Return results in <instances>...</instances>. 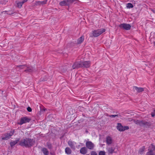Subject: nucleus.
Returning <instances> with one entry per match:
<instances>
[{
	"label": "nucleus",
	"instance_id": "nucleus-7",
	"mask_svg": "<svg viewBox=\"0 0 155 155\" xmlns=\"http://www.w3.org/2000/svg\"><path fill=\"white\" fill-rule=\"evenodd\" d=\"M117 129L120 131H123L129 129L128 126H123L121 124L118 123L117 126Z\"/></svg>",
	"mask_w": 155,
	"mask_h": 155
},
{
	"label": "nucleus",
	"instance_id": "nucleus-14",
	"mask_svg": "<svg viewBox=\"0 0 155 155\" xmlns=\"http://www.w3.org/2000/svg\"><path fill=\"white\" fill-rule=\"evenodd\" d=\"M68 145L72 148H74L76 145V143L71 141H68Z\"/></svg>",
	"mask_w": 155,
	"mask_h": 155
},
{
	"label": "nucleus",
	"instance_id": "nucleus-33",
	"mask_svg": "<svg viewBox=\"0 0 155 155\" xmlns=\"http://www.w3.org/2000/svg\"><path fill=\"white\" fill-rule=\"evenodd\" d=\"M152 11L153 12V13H155V12L153 10H152Z\"/></svg>",
	"mask_w": 155,
	"mask_h": 155
},
{
	"label": "nucleus",
	"instance_id": "nucleus-15",
	"mask_svg": "<svg viewBox=\"0 0 155 155\" xmlns=\"http://www.w3.org/2000/svg\"><path fill=\"white\" fill-rule=\"evenodd\" d=\"M135 124H139L141 126H143L145 125L146 123L143 122L142 121H139L138 120H137L135 121Z\"/></svg>",
	"mask_w": 155,
	"mask_h": 155
},
{
	"label": "nucleus",
	"instance_id": "nucleus-13",
	"mask_svg": "<svg viewBox=\"0 0 155 155\" xmlns=\"http://www.w3.org/2000/svg\"><path fill=\"white\" fill-rule=\"evenodd\" d=\"M133 90L134 91H136L138 92H140L143 91V88L142 87H138L136 86L133 87Z\"/></svg>",
	"mask_w": 155,
	"mask_h": 155
},
{
	"label": "nucleus",
	"instance_id": "nucleus-20",
	"mask_svg": "<svg viewBox=\"0 0 155 155\" xmlns=\"http://www.w3.org/2000/svg\"><path fill=\"white\" fill-rule=\"evenodd\" d=\"M107 149L109 153H112L114 152L115 148L112 147H110L108 148Z\"/></svg>",
	"mask_w": 155,
	"mask_h": 155
},
{
	"label": "nucleus",
	"instance_id": "nucleus-10",
	"mask_svg": "<svg viewBox=\"0 0 155 155\" xmlns=\"http://www.w3.org/2000/svg\"><path fill=\"white\" fill-rule=\"evenodd\" d=\"M81 64L82 65V67H84L86 68H88L90 66V62L89 61H85L83 62H82Z\"/></svg>",
	"mask_w": 155,
	"mask_h": 155
},
{
	"label": "nucleus",
	"instance_id": "nucleus-31",
	"mask_svg": "<svg viewBox=\"0 0 155 155\" xmlns=\"http://www.w3.org/2000/svg\"><path fill=\"white\" fill-rule=\"evenodd\" d=\"M117 115H110V117H117Z\"/></svg>",
	"mask_w": 155,
	"mask_h": 155
},
{
	"label": "nucleus",
	"instance_id": "nucleus-27",
	"mask_svg": "<svg viewBox=\"0 0 155 155\" xmlns=\"http://www.w3.org/2000/svg\"><path fill=\"white\" fill-rule=\"evenodd\" d=\"M99 155H105V152L103 151H101L99 153Z\"/></svg>",
	"mask_w": 155,
	"mask_h": 155
},
{
	"label": "nucleus",
	"instance_id": "nucleus-25",
	"mask_svg": "<svg viewBox=\"0 0 155 155\" xmlns=\"http://www.w3.org/2000/svg\"><path fill=\"white\" fill-rule=\"evenodd\" d=\"M133 7V5L131 3H128L127 4V8H130Z\"/></svg>",
	"mask_w": 155,
	"mask_h": 155
},
{
	"label": "nucleus",
	"instance_id": "nucleus-8",
	"mask_svg": "<svg viewBox=\"0 0 155 155\" xmlns=\"http://www.w3.org/2000/svg\"><path fill=\"white\" fill-rule=\"evenodd\" d=\"M86 147L90 150H93L94 147V143L90 141H87L86 143Z\"/></svg>",
	"mask_w": 155,
	"mask_h": 155
},
{
	"label": "nucleus",
	"instance_id": "nucleus-1",
	"mask_svg": "<svg viewBox=\"0 0 155 155\" xmlns=\"http://www.w3.org/2000/svg\"><path fill=\"white\" fill-rule=\"evenodd\" d=\"M33 144V141L31 139L25 138L22 140L20 142V145L26 147H30Z\"/></svg>",
	"mask_w": 155,
	"mask_h": 155
},
{
	"label": "nucleus",
	"instance_id": "nucleus-21",
	"mask_svg": "<svg viewBox=\"0 0 155 155\" xmlns=\"http://www.w3.org/2000/svg\"><path fill=\"white\" fill-rule=\"evenodd\" d=\"M19 139L15 140H14L12 141L11 142L10 144V145L11 147H12L14 146L15 144H16L19 141Z\"/></svg>",
	"mask_w": 155,
	"mask_h": 155
},
{
	"label": "nucleus",
	"instance_id": "nucleus-23",
	"mask_svg": "<svg viewBox=\"0 0 155 155\" xmlns=\"http://www.w3.org/2000/svg\"><path fill=\"white\" fill-rule=\"evenodd\" d=\"M84 37L82 36L79 38L77 41V43L78 44H81L84 40Z\"/></svg>",
	"mask_w": 155,
	"mask_h": 155
},
{
	"label": "nucleus",
	"instance_id": "nucleus-32",
	"mask_svg": "<svg viewBox=\"0 0 155 155\" xmlns=\"http://www.w3.org/2000/svg\"><path fill=\"white\" fill-rule=\"evenodd\" d=\"M27 1V0H23V1L22 2H21V3H22V4H23L24 3H25V2H26Z\"/></svg>",
	"mask_w": 155,
	"mask_h": 155
},
{
	"label": "nucleus",
	"instance_id": "nucleus-26",
	"mask_svg": "<svg viewBox=\"0 0 155 155\" xmlns=\"http://www.w3.org/2000/svg\"><path fill=\"white\" fill-rule=\"evenodd\" d=\"M26 72H32L33 71V69L32 68H29L27 70H25Z\"/></svg>",
	"mask_w": 155,
	"mask_h": 155
},
{
	"label": "nucleus",
	"instance_id": "nucleus-6",
	"mask_svg": "<svg viewBox=\"0 0 155 155\" xmlns=\"http://www.w3.org/2000/svg\"><path fill=\"white\" fill-rule=\"evenodd\" d=\"M14 133V130H12L10 133H7L4 135V136L2 137V139L3 140H7L10 138Z\"/></svg>",
	"mask_w": 155,
	"mask_h": 155
},
{
	"label": "nucleus",
	"instance_id": "nucleus-12",
	"mask_svg": "<svg viewBox=\"0 0 155 155\" xmlns=\"http://www.w3.org/2000/svg\"><path fill=\"white\" fill-rule=\"evenodd\" d=\"M106 142L107 144L108 145L111 144L113 142L112 138L110 136L107 137L106 138Z\"/></svg>",
	"mask_w": 155,
	"mask_h": 155
},
{
	"label": "nucleus",
	"instance_id": "nucleus-17",
	"mask_svg": "<svg viewBox=\"0 0 155 155\" xmlns=\"http://www.w3.org/2000/svg\"><path fill=\"white\" fill-rule=\"evenodd\" d=\"M46 2H47L46 0H45V1H38L36 2V4L37 5H43V4H46Z\"/></svg>",
	"mask_w": 155,
	"mask_h": 155
},
{
	"label": "nucleus",
	"instance_id": "nucleus-24",
	"mask_svg": "<svg viewBox=\"0 0 155 155\" xmlns=\"http://www.w3.org/2000/svg\"><path fill=\"white\" fill-rule=\"evenodd\" d=\"M65 152L67 154H70L71 153V150L69 147H67L65 149Z\"/></svg>",
	"mask_w": 155,
	"mask_h": 155
},
{
	"label": "nucleus",
	"instance_id": "nucleus-30",
	"mask_svg": "<svg viewBox=\"0 0 155 155\" xmlns=\"http://www.w3.org/2000/svg\"><path fill=\"white\" fill-rule=\"evenodd\" d=\"M151 115L153 117L155 116V110L152 113Z\"/></svg>",
	"mask_w": 155,
	"mask_h": 155
},
{
	"label": "nucleus",
	"instance_id": "nucleus-3",
	"mask_svg": "<svg viewBox=\"0 0 155 155\" xmlns=\"http://www.w3.org/2000/svg\"><path fill=\"white\" fill-rule=\"evenodd\" d=\"M148 151L145 155H155V146L151 144L149 146Z\"/></svg>",
	"mask_w": 155,
	"mask_h": 155
},
{
	"label": "nucleus",
	"instance_id": "nucleus-11",
	"mask_svg": "<svg viewBox=\"0 0 155 155\" xmlns=\"http://www.w3.org/2000/svg\"><path fill=\"white\" fill-rule=\"evenodd\" d=\"M82 65L81 63L77 62L75 63L72 66V68L74 69L76 68L82 67Z\"/></svg>",
	"mask_w": 155,
	"mask_h": 155
},
{
	"label": "nucleus",
	"instance_id": "nucleus-28",
	"mask_svg": "<svg viewBox=\"0 0 155 155\" xmlns=\"http://www.w3.org/2000/svg\"><path fill=\"white\" fill-rule=\"evenodd\" d=\"M91 155H97V153L94 151H92L91 152Z\"/></svg>",
	"mask_w": 155,
	"mask_h": 155
},
{
	"label": "nucleus",
	"instance_id": "nucleus-16",
	"mask_svg": "<svg viewBox=\"0 0 155 155\" xmlns=\"http://www.w3.org/2000/svg\"><path fill=\"white\" fill-rule=\"evenodd\" d=\"M80 152L81 154H85L87 152V149L85 147H83L80 149Z\"/></svg>",
	"mask_w": 155,
	"mask_h": 155
},
{
	"label": "nucleus",
	"instance_id": "nucleus-18",
	"mask_svg": "<svg viewBox=\"0 0 155 155\" xmlns=\"http://www.w3.org/2000/svg\"><path fill=\"white\" fill-rule=\"evenodd\" d=\"M41 151L45 155H48V154L49 152L48 151L47 149H46V148H42L41 149Z\"/></svg>",
	"mask_w": 155,
	"mask_h": 155
},
{
	"label": "nucleus",
	"instance_id": "nucleus-4",
	"mask_svg": "<svg viewBox=\"0 0 155 155\" xmlns=\"http://www.w3.org/2000/svg\"><path fill=\"white\" fill-rule=\"evenodd\" d=\"M75 1V0H64L60 2L59 5L61 6H68L70 3H73Z\"/></svg>",
	"mask_w": 155,
	"mask_h": 155
},
{
	"label": "nucleus",
	"instance_id": "nucleus-34",
	"mask_svg": "<svg viewBox=\"0 0 155 155\" xmlns=\"http://www.w3.org/2000/svg\"><path fill=\"white\" fill-rule=\"evenodd\" d=\"M154 45L155 46V41L154 42Z\"/></svg>",
	"mask_w": 155,
	"mask_h": 155
},
{
	"label": "nucleus",
	"instance_id": "nucleus-9",
	"mask_svg": "<svg viewBox=\"0 0 155 155\" xmlns=\"http://www.w3.org/2000/svg\"><path fill=\"white\" fill-rule=\"evenodd\" d=\"M119 27L126 30H129L131 28V26L130 25L125 23L121 24L119 25Z\"/></svg>",
	"mask_w": 155,
	"mask_h": 155
},
{
	"label": "nucleus",
	"instance_id": "nucleus-19",
	"mask_svg": "<svg viewBox=\"0 0 155 155\" xmlns=\"http://www.w3.org/2000/svg\"><path fill=\"white\" fill-rule=\"evenodd\" d=\"M145 149V147L144 146L140 148L139 151L138 153L141 154H142L143 153Z\"/></svg>",
	"mask_w": 155,
	"mask_h": 155
},
{
	"label": "nucleus",
	"instance_id": "nucleus-5",
	"mask_svg": "<svg viewBox=\"0 0 155 155\" xmlns=\"http://www.w3.org/2000/svg\"><path fill=\"white\" fill-rule=\"evenodd\" d=\"M30 120V119L27 117H24L21 118L20 121L18 123V124L20 125L29 122Z\"/></svg>",
	"mask_w": 155,
	"mask_h": 155
},
{
	"label": "nucleus",
	"instance_id": "nucleus-29",
	"mask_svg": "<svg viewBox=\"0 0 155 155\" xmlns=\"http://www.w3.org/2000/svg\"><path fill=\"white\" fill-rule=\"evenodd\" d=\"M27 110L29 112H31L32 110L31 109L30 107H28L27 108Z\"/></svg>",
	"mask_w": 155,
	"mask_h": 155
},
{
	"label": "nucleus",
	"instance_id": "nucleus-22",
	"mask_svg": "<svg viewBox=\"0 0 155 155\" xmlns=\"http://www.w3.org/2000/svg\"><path fill=\"white\" fill-rule=\"evenodd\" d=\"M16 6L19 8H21L23 5L21 3V2L16 1Z\"/></svg>",
	"mask_w": 155,
	"mask_h": 155
},
{
	"label": "nucleus",
	"instance_id": "nucleus-2",
	"mask_svg": "<svg viewBox=\"0 0 155 155\" xmlns=\"http://www.w3.org/2000/svg\"><path fill=\"white\" fill-rule=\"evenodd\" d=\"M105 31V29L104 28H101L93 31L92 32V35H91V37H97Z\"/></svg>",
	"mask_w": 155,
	"mask_h": 155
}]
</instances>
